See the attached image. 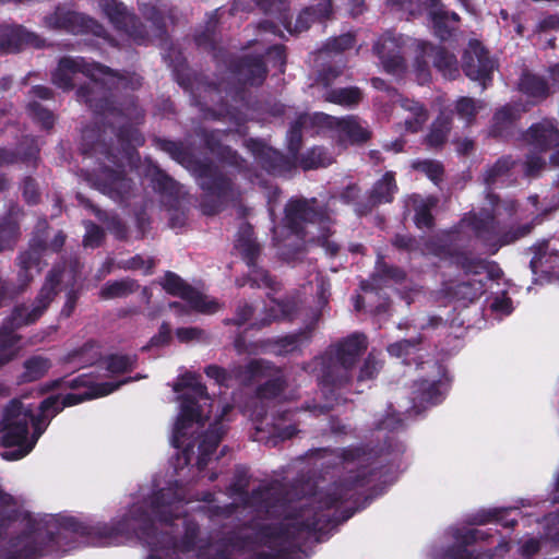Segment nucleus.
Segmentation results:
<instances>
[{
    "label": "nucleus",
    "instance_id": "44",
    "mask_svg": "<svg viewBox=\"0 0 559 559\" xmlns=\"http://www.w3.org/2000/svg\"><path fill=\"white\" fill-rule=\"evenodd\" d=\"M453 233L445 231L441 235L430 237L425 242L426 251L443 261H450L457 249L454 243Z\"/></svg>",
    "mask_w": 559,
    "mask_h": 559
},
{
    "label": "nucleus",
    "instance_id": "14",
    "mask_svg": "<svg viewBox=\"0 0 559 559\" xmlns=\"http://www.w3.org/2000/svg\"><path fill=\"white\" fill-rule=\"evenodd\" d=\"M498 530L456 528L453 532L454 543L444 550L445 559H495L496 551L508 552L510 543L506 539L499 542L495 549L485 551L471 549L479 542H487L498 534Z\"/></svg>",
    "mask_w": 559,
    "mask_h": 559
},
{
    "label": "nucleus",
    "instance_id": "15",
    "mask_svg": "<svg viewBox=\"0 0 559 559\" xmlns=\"http://www.w3.org/2000/svg\"><path fill=\"white\" fill-rule=\"evenodd\" d=\"M32 405L17 399L11 400L2 409L0 419V445L21 449L28 443Z\"/></svg>",
    "mask_w": 559,
    "mask_h": 559
},
{
    "label": "nucleus",
    "instance_id": "33",
    "mask_svg": "<svg viewBox=\"0 0 559 559\" xmlns=\"http://www.w3.org/2000/svg\"><path fill=\"white\" fill-rule=\"evenodd\" d=\"M518 90L528 98L530 104L533 106L544 103L552 94L549 81L528 69L522 71L518 82Z\"/></svg>",
    "mask_w": 559,
    "mask_h": 559
},
{
    "label": "nucleus",
    "instance_id": "23",
    "mask_svg": "<svg viewBox=\"0 0 559 559\" xmlns=\"http://www.w3.org/2000/svg\"><path fill=\"white\" fill-rule=\"evenodd\" d=\"M130 380L131 378H127L118 382H102L91 386L90 390H85L83 393H68L63 396L50 395L40 402L39 409L44 413H51V416H56L66 407H71L85 401L106 396L118 390L122 384L128 383Z\"/></svg>",
    "mask_w": 559,
    "mask_h": 559
},
{
    "label": "nucleus",
    "instance_id": "1",
    "mask_svg": "<svg viewBox=\"0 0 559 559\" xmlns=\"http://www.w3.org/2000/svg\"><path fill=\"white\" fill-rule=\"evenodd\" d=\"M338 457L345 464L355 463L357 468L335 480L325 491L319 492L309 503L285 515L286 522L263 524L257 531L259 544L270 551H255L249 559H296L301 546L350 519L358 508L337 509L346 502L358 504L361 491L374 483L380 472L376 466L377 453L366 444L340 449Z\"/></svg>",
    "mask_w": 559,
    "mask_h": 559
},
{
    "label": "nucleus",
    "instance_id": "64",
    "mask_svg": "<svg viewBox=\"0 0 559 559\" xmlns=\"http://www.w3.org/2000/svg\"><path fill=\"white\" fill-rule=\"evenodd\" d=\"M331 164L326 151L321 146H314L308 150L299 159V165L304 170L326 167Z\"/></svg>",
    "mask_w": 559,
    "mask_h": 559
},
{
    "label": "nucleus",
    "instance_id": "55",
    "mask_svg": "<svg viewBox=\"0 0 559 559\" xmlns=\"http://www.w3.org/2000/svg\"><path fill=\"white\" fill-rule=\"evenodd\" d=\"M252 498L259 500L261 507L265 509L266 513L274 515L275 508L285 509L286 498L281 491H272L270 487L258 488L252 490Z\"/></svg>",
    "mask_w": 559,
    "mask_h": 559
},
{
    "label": "nucleus",
    "instance_id": "43",
    "mask_svg": "<svg viewBox=\"0 0 559 559\" xmlns=\"http://www.w3.org/2000/svg\"><path fill=\"white\" fill-rule=\"evenodd\" d=\"M50 358L41 355H32L23 361V371L17 377L19 384L36 382L43 379L51 369Z\"/></svg>",
    "mask_w": 559,
    "mask_h": 559
},
{
    "label": "nucleus",
    "instance_id": "32",
    "mask_svg": "<svg viewBox=\"0 0 559 559\" xmlns=\"http://www.w3.org/2000/svg\"><path fill=\"white\" fill-rule=\"evenodd\" d=\"M25 212L17 203H11L0 217V253L13 250L21 237V221Z\"/></svg>",
    "mask_w": 559,
    "mask_h": 559
},
{
    "label": "nucleus",
    "instance_id": "3",
    "mask_svg": "<svg viewBox=\"0 0 559 559\" xmlns=\"http://www.w3.org/2000/svg\"><path fill=\"white\" fill-rule=\"evenodd\" d=\"M368 348V338L364 333L355 332L336 343L313 359V371L318 384L325 396V403L307 402L305 411L316 416L325 415L340 403L337 390L352 383V370Z\"/></svg>",
    "mask_w": 559,
    "mask_h": 559
},
{
    "label": "nucleus",
    "instance_id": "16",
    "mask_svg": "<svg viewBox=\"0 0 559 559\" xmlns=\"http://www.w3.org/2000/svg\"><path fill=\"white\" fill-rule=\"evenodd\" d=\"M235 248L239 251L242 260L246 262L252 274L251 286L261 285L273 292L280 289V283L269 273V271L258 265V259L261 254V246L254 237L253 226L245 222L239 226Z\"/></svg>",
    "mask_w": 559,
    "mask_h": 559
},
{
    "label": "nucleus",
    "instance_id": "11",
    "mask_svg": "<svg viewBox=\"0 0 559 559\" xmlns=\"http://www.w3.org/2000/svg\"><path fill=\"white\" fill-rule=\"evenodd\" d=\"M332 223L329 207L325 204H320L316 198H290L285 204L282 227L287 235L296 238L295 253L305 248L308 224H318L321 227Z\"/></svg>",
    "mask_w": 559,
    "mask_h": 559
},
{
    "label": "nucleus",
    "instance_id": "12",
    "mask_svg": "<svg viewBox=\"0 0 559 559\" xmlns=\"http://www.w3.org/2000/svg\"><path fill=\"white\" fill-rule=\"evenodd\" d=\"M231 372L234 378L243 385H250L257 380L266 379L255 389V395L260 400H274L282 395L287 386L283 370L265 359H251L246 365L236 366Z\"/></svg>",
    "mask_w": 559,
    "mask_h": 559
},
{
    "label": "nucleus",
    "instance_id": "38",
    "mask_svg": "<svg viewBox=\"0 0 559 559\" xmlns=\"http://www.w3.org/2000/svg\"><path fill=\"white\" fill-rule=\"evenodd\" d=\"M153 143L156 148L168 154L171 159L188 169L190 173H194L199 165L202 163L192 151L185 145L182 141H174L160 136H155Z\"/></svg>",
    "mask_w": 559,
    "mask_h": 559
},
{
    "label": "nucleus",
    "instance_id": "24",
    "mask_svg": "<svg viewBox=\"0 0 559 559\" xmlns=\"http://www.w3.org/2000/svg\"><path fill=\"white\" fill-rule=\"evenodd\" d=\"M164 290L171 296L180 297L187 301L191 309L202 313H213L217 310V302L207 301L206 297L183 281L177 273L166 271L160 282Z\"/></svg>",
    "mask_w": 559,
    "mask_h": 559
},
{
    "label": "nucleus",
    "instance_id": "34",
    "mask_svg": "<svg viewBox=\"0 0 559 559\" xmlns=\"http://www.w3.org/2000/svg\"><path fill=\"white\" fill-rule=\"evenodd\" d=\"M418 48L427 55L428 59L431 60L432 66L444 78L454 80L459 76L460 71L457 59L455 55L449 51L445 47L423 41L418 45Z\"/></svg>",
    "mask_w": 559,
    "mask_h": 559
},
{
    "label": "nucleus",
    "instance_id": "5",
    "mask_svg": "<svg viewBox=\"0 0 559 559\" xmlns=\"http://www.w3.org/2000/svg\"><path fill=\"white\" fill-rule=\"evenodd\" d=\"M57 520L53 523L62 531L66 540L68 534H73L86 538L88 545L96 547L117 545L119 538L135 535L151 550H158L168 537L158 532L150 513L143 507H134L129 514L110 523L88 524L74 516H61Z\"/></svg>",
    "mask_w": 559,
    "mask_h": 559
},
{
    "label": "nucleus",
    "instance_id": "25",
    "mask_svg": "<svg viewBox=\"0 0 559 559\" xmlns=\"http://www.w3.org/2000/svg\"><path fill=\"white\" fill-rule=\"evenodd\" d=\"M247 147L253 154L261 168L271 176H284L295 168L296 158L267 146L259 139L248 140Z\"/></svg>",
    "mask_w": 559,
    "mask_h": 559
},
{
    "label": "nucleus",
    "instance_id": "57",
    "mask_svg": "<svg viewBox=\"0 0 559 559\" xmlns=\"http://www.w3.org/2000/svg\"><path fill=\"white\" fill-rule=\"evenodd\" d=\"M95 384L96 383L93 381V378L90 374L83 373L72 379L63 377L51 380L45 384L44 391L48 392L57 389H70L74 391L80 389L90 390V388L94 386Z\"/></svg>",
    "mask_w": 559,
    "mask_h": 559
},
{
    "label": "nucleus",
    "instance_id": "27",
    "mask_svg": "<svg viewBox=\"0 0 559 559\" xmlns=\"http://www.w3.org/2000/svg\"><path fill=\"white\" fill-rule=\"evenodd\" d=\"M406 280V272L385 262L384 255L379 253L374 263V271L368 280H362L359 287L365 293H378L390 284H402Z\"/></svg>",
    "mask_w": 559,
    "mask_h": 559
},
{
    "label": "nucleus",
    "instance_id": "61",
    "mask_svg": "<svg viewBox=\"0 0 559 559\" xmlns=\"http://www.w3.org/2000/svg\"><path fill=\"white\" fill-rule=\"evenodd\" d=\"M451 264L462 269L466 274H480L486 269V261L480 258L472 257L464 251L456 249L454 257L450 260Z\"/></svg>",
    "mask_w": 559,
    "mask_h": 559
},
{
    "label": "nucleus",
    "instance_id": "10",
    "mask_svg": "<svg viewBox=\"0 0 559 559\" xmlns=\"http://www.w3.org/2000/svg\"><path fill=\"white\" fill-rule=\"evenodd\" d=\"M203 191L202 213L207 216L218 214L229 201L240 195L235 176L223 170L211 160H202L192 174Z\"/></svg>",
    "mask_w": 559,
    "mask_h": 559
},
{
    "label": "nucleus",
    "instance_id": "62",
    "mask_svg": "<svg viewBox=\"0 0 559 559\" xmlns=\"http://www.w3.org/2000/svg\"><path fill=\"white\" fill-rule=\"evenodd\" d=\"M451 264L462 269L466 274H480L486 269V261L480 258L472 257L464 251L456 249L454 257L450 260Z\"/></svg>",
    "mask_w": 559,
    "mask_h": 559
},
{
    "label": "nucleus",
    "instance_id": "51",
    "mask_svg": "<svg viewBox=\"0 0 559 559\" xmlns=\"http://www.w3.org/2000/svg\"><path fill=\"white\" fill-rule=\"evenodd\" d=\"M43 259V254L38 251L27 249L21 252L16 258L19 266L17 280L21 287L27 286L33 281L32 271L38 269Z\"/></svg>",
    "mask_w": 559,
    "mask_h": 559
},
{
    "label": "nucleus",
    "instance_id": "13",
    "mask_svg": "<svg viewBox=\"0 0 559 559\" xmlns=\"http://www.w3.org/2000/svg\"><path fill=\"white\" fill-rule=\"evenodd\" d=\"M81 271L82 265L78 257L62 258L59 262L55 263L47 273L45 283L32 305L34 316H43L46 312L58 295L61 283H66L68 289L70 287H76L81 277Z\"/></svg>",
    "mask_w": 559,
    "mask_h": 559
},
{
    "label": "nucleus",
    "instance_id": "63",
    "mask_svg": "<svg viewBox=\"0 0 559 559\" xmlns=\"http://www.w3.org/2000/svg\"><path fill=\"white\" fill-rule=\"evenodd\" d=\"M542 154L543 153L533 151L525 155L522 163V173L524 177L528 179H536L546 170L549 162L547 163L546 158Z\"/></svg>",
    "mask_w": 559,
    "mask_h": 559
},
{
    "label": "nucleus",
    "instance_id": "17",
    "mask_svg": "<svg viewBox=\"0 0 559 559\" xmlns=\"http://www.w3.org/2000/svg\"><path fill=\"white\" fill-rule=\"evenodd\" d=\"M521 140L537 153L551 152L549 166L558 169L556 182L559 186V126L555 118H543L521 133Z\"/></svg>",
    "mask_w": 559,
    "mask_h": 559
},
{
    "label": "nucleus",
    "instance_id": "6",
    "mask_svg": "<svg viewBox=\"0 0 559 559\" xmlns=\"http://www.w3.org/2000/svg\"><path fill=\"white\" fill-rule=\"evenodd\" d=\"M57 518L37 520L28 518L25 527L11 536L0 551V559H45L59 558L74 542L66 540L63 533L53 522Z\"/></svg>",
    "mask_w": 559,
    "mask_h": 559
},
{
    "label": "nucleus",
    "instance_id": "21",
    "mask_svg": "<svg viewBox=\"0 0 559 559\" xmlns=\"http://www.w3.org/2000/svg\"><path fill=\"white\" fill-rule=\"evenodd\" d=\"M312 124L335 132L340 143L362 144L371 138V132L364 128L355 116L337 118L316 112L312 116Z\"/></svg>",
    "mask_w": 559,
    "mask_h": 559
},
{
    "label": "nucleus",
    "instance_id": "37",
    "mask_svg": "<svg viewBox=\"0 0 559 559\" xmlns=\"http://www.w3.org/2000/svg\"><path fill=\"white\" fill-rule=\"evenodd\" d=\"M311 338L312 330L310 328H305L284 336L269 338L265 342V345L274 355L287 356L289 354L300 352L304 346L311 342Z\"/></svg>",
    "mask_w": 559,
    "mask_h": 559
},
{
    "label": "nucleus",
    "instance_id": "18",
    "mask_svg": "<svg viewBox=\"0 0 559 559\" xmlns=\"http://www.w3.org/2000/svg\"><path fill=\"white\" fill-rule=\"evenodd\" d=\"M99 10L116 31L126 34L136 45H146L150 41L146 25L123 2L107 0Z\"/></svg>",
    "mask_w": 559,
    "mask_h": 559
},
{
    "label": "nucleus",
    "instance_id": "31",
    "mask_svg": "<svg viewBox=\"0 0 559 559\" xmlns=\"http://www.w3.org/2000/svg\"><path fill=\"white\" fill-rule=\"evenodd\" d=\"M267 298L271 300V305L264 307L263 318L251 324L255 330L266 328L273 322L292 321L298 312V304L295 297L275 298L267 294Z\"/></svg>",
    "mask_w": 559,
    "mask_h": 559
},
{
    "label": "nucleus",
    "instance_id": "4",
    "mask_svg": "<svg viewBox=\"0 0 559 559\" xmlns=\"http://www.w3.org/2000/svg\"><path fill=\"white\" fill-rule=\"evenodd\" d=\"M486 199L490 210L483 209L479 213H469L462 222L466 224L475 239L490 255H495L501 248L530 236L534 228L543 222V214H536L530 222L518 223L514 219L519 210L516 200L500 199L493 192H489Z\"/></svg>",
    "mask_w": 559,
    "mask_h": 559
},
{
    "label": "nucleus",
    "instance_id": "50",
    "mask_svg": "<svg viewBox=\"0 0 559 559\" xmlns=\"http://www.w3.org/2000/svg\"><path fill=\"white\" fill-rule=\"evenodd\" d=\"M323 98L328 103L352 108L362 100V91L357 86L330 88Z\"/></svg>",
    "mask_w": 559,
    "mask_h": 559
},
{
    "label": "nucleus",
    "instance_id": "46",
    "mask_svg": "<svg viewBox=\"0 0 559 559\" xmlns=\"http://www.w3.org/2000/svg\"><path fill=\"white\" fill-rule=\"evenodd\" d=\"M518 511V508H492L488 510H479L473 515V523L485 525L490 522H497L506 528H513L518 525L516 519H509V514Z\"/></svg>",
    "mask_w": 559,
    "mask_h": 559
},
{
    "label": "nucleus",
    "instance_id": "7",
    "mask_svg": "<svg viewBox=\"0 0 559 559\" xmlns=\"http://www.w3.org/2000/svg\"><path fill=\"white\" fill-rule=\"evenodd\" d=\"M227 70L238 81L239 86L227 88L223 82H207L204 84V96L213 104L218 105V112L207 108L206 102L193 94L195 103L202 111H209L214 118L229 112L228 98L240 100L243 98L245 86H261L267 78V67L262 55H242L231 57L226 62Z\"/></svg>",
    "mask_w": 559,
    "mask_h": 559
},
{
    "label": "nucleus",
    "instance_id": "60",
    "mask_svg": "<svg viewBox=\"0 0 559 559\" xmlns=\"http://www.w3.org/2000/svg\"><path fill=\"white\" fill-rule=\"evenodd\" d=\"M116 136L126 154H130V151L134 150V146H140L144 143V138L141 132L129 123L120 126Z\"/></svg>",
    "mask_w": 559,
    "mask_h": 559
},
{
    "label": "nucleus",
    "instance_id": "26",
    "mask_svg": "<svg viewBox=\"0 0 559 559\" xmlns=\"http://www.w3.org/2000/svg\"><path fill=\"white\" fill-rule=\"evenodd\" d=\"M231 411L233 406L226 404L214 423L211 424L209 429L200 436V442L198 445L199 454L197 457V467L200 472L207 466L213 453L216 451L224 435L226 433V427L223 421L225 416H227Z\"/></svg>",
    "mask_w": 559,
    "mask_h": 559
},
{
    "label": "nucleus",
    "instance_id": "40",
    "mask_svg": "<svg viewBox=\"0 0 559 559\" xmlns=\"http://www.w3.org/2000/svg\"><path fill=\"white\" fill-rule=\"evenodd\" d=\"M177 493L171 489H158L150 497V509L155 518L166 525H173L178 515L174 512Z\"/></svg>",
    "mask_w": 559,
    "mask_h": 559
},
{
    "label": "nucleus",
    "instance_id": "39",
    "mask_svg": "<svg viewBox=\"0 0 559 559\" xmlns=\"http://www.w3.org/2000/svg\"><path fill=\"white\" fill-rule=\"evenodd\" d=\"M151 181L154 191L160 195L163 203L169 210L177 209L181 193L179 182L158 167L155 168Z\"/></svg>",
    "mask_w": 559,
    "mask_h": 559
},
{
    "label": "nucleus",
    "instance_id": "20",
    "mask_svg": "<svg viewBox=\"0 0 559 559\" xmlns=\"http://www.w3.org/2000/svg\"><path fill=\"white\" fill-rule=\"evenodd\" d=\"M41 316H34V308L26 305H17L13 308L11 314L4 319L0 328V367L11 361L17 350L21 335L15 331L34 324Z\"/></svg>",
    "mask_w": 559,
    "mask_h": 559
},
{
    "label": "nucleus",
    "instance_id": "54",
    "mask_svg": "<svg viewBox=\"0 0 559 559\" xmlns=\"http://www.w3.org/2000/svg\"><path fill=\"white\" fill-rule=\"evenodd\" d=\"M308 121L312 122V117L307 114H299L290 123L287 131V148L294 158H297L298 153L302 146V130Z\"/></svg>",
    "mask_w": 559,
    "mask_h": 559
},
{
    "label": "nucleus",
    "instance_id": "41",
    "mask_svg": "<svg viewBox=\"0 0 559 559\" xmlns=\"http://www.w3.org/2000/svg\"><path fill=\"white\" fill-rule=\"evenodd\" d=\"M47 414L39 409L38 414H34L32 411V421L29 426L33 427V433L31 438L28 437V443L24 444L21 449L8 450L1 453V456L5 461H17L25 457L36 445L40 436L47 429L49 421L47 419Z\"/></svg>",
    "mask_w": 559,
    "mask_h": 559
},
{
    "label": "nucleus",
    "instance_id": "22",
    "mask_svg": "<svg viewBox=\"0 0 559 559\" xmlns=\"http://www.w3.org/2000/svg\"><path fill=\"white\" fill-rule=\"evenodd\" d=\"M497 62L490 57L489 50L477 39H472L462 56V70L473 81L481 83L483 88L487 82L492 81Z\"/></svg>",
    "mask_w": 559,
    "mask_h": 559
},
{
    "label": "nucleus",
    "instance_id": "2",
    "mask_svg": "<svg viewBox=\"0 0 559 559\" xmlns=\"http://www.w3.org/2000/svg\"><path fill=\"white\" fill-rule=\"evenodd\" d=\"M79 73L84 74L88 81L79 85L75 92L76 99L99 116L123 115L122 108L116 105L114 93L135 92L143 85V78L135 72L115 70L100 62L71 56L60 58L51 81L57 87L71 91L75 86V76Z\"/></svg>",
    "mask_w": 559,
    "mask_h": 559
},
{
    "label": "nucleus",
    "instance_id": "52",
    "mask_svg": "<svg viewBox=\"0 0 559 559\" xmlns=\"http://www.w3.org/2000/svg\"><path fill=\"white\" fill-rule=\"evenodd\" d=\"M332 2L331 0H323V2L319 3L318 7H310L304 9L296 19L295 31L304 32L310 27V23L314 17H319L321 20H328L332 15Z\"/></svg>",
    "mask_w": 559,
    "mask_h": 559
},
{
    "label": "nucleus",
    "instance_id": "9",
    "mask_svg": "<svg viewBox=\"0 0 559 559\" xmlns=\"http://www.w3.org/2000/svg\"><path fill=\"white\" fill-rule=\"evenodd\" d=\"M82 152L88 156H102L105 160L118 167V169H111L105 166L92 174L90 180L93 186L116 202H123L129 199L133 181L127 177L126 170L119 165L120 158L115 147L99 139L90 142L88 131H84Z\"/></svg>",
    "mask_w": 559,
    "mask_h": 559
},
{
    "label": "nucleus",
    "instance_id": "53",
    "mask_svg": "<svg viewBox=\"0 0 559 559\" xmlns=\"http://www.w3.org/2000/svg\"><path fill=\"white\" fill-rule=\"evenodd\" d=\"M140 285L135 280L126 277L107 282L99 290L102 299H115L127 297L138 290Z\"/></svg>",
    "mask_w": 559,
    "mask_h": 559
},
{
    "label": "nucleus",
    "instance_id": "36",
    "mask_svg": "<svg viewBox=\"0 0 559 559\" xmlns=\"http://www.w3.org/2000/svg\"><path fill=\"white\" fill-rule=\"evenodd\" d=\"M224 132L219 130H206L202 129L199 135L202 138L205 147L219 160L235 167L242 168L246 160L238 154L237 151L230 146L223 144L222 134Z\"/></svg>",
    "mask_w": 559,
    "mask_h": 559
},
{
    "label": "nucleus",
    "instance_id": "59",
    "mask_svg": "<svg viewBox=\"0 0 559 559\" xmlns=\"http://www.w3.org/2000/svg\"><path fill=\"white\" fill-rule=\"evenodd\" d=\"M412 168L416 171L424 174L435 185H439L443 181L444 166L440 160L437 159H417L412 164Z\"/></svg>",
    "mask_w": 559,
    "mask_h": 559
},
{
    "label": "nucleus",
    "instance_id": "56",
    "mask_svg": "<svg viewBox=\"0 0 559 559\" xmlns=\"http://www.w3.org/2000/svg\"><path fill=\"white\" fill-rule=\"evenodd\" d=\"M139 11L146 21L152 23L159 38L167 36L166 15L163 10L153 3H140Z\"/></svg>",
    "mask_w": 559,
    "mask_h": 559
},
{
    "label": "nucleus",
    "instance_id": "47",
    "mask_svg": "<svg viewBox=\"0 0 559 559\" xmlns=\"http://www.w3.org/2000/svg\"><path fill=\"white\" fill-rule=\"evenodd\" d=\"M445 293L457 301L473 302L483 295L484 284L475 280L450 284L445 287Z\"/></svg>",
    "mask_w": 559,
    "mask_h": 559
},
{
    "label": "nucleus",
    "instance_id": "35",
    "mask_svg": "<svg viewBox=\"0 0 559 559\" xmlns=\"http://www.w3.org/2000/svg\"><path fill=\"white\" fill-rule=\"evenodd\" d=\"M373 50L381 60L385 72L399 74L405 70V60L396 38L391 36L382 37L373 46Z\"/></svg>",
    "mask_w": 559,
    "mask_h": 559
},
{
    "label": "nucleus",
    "instance_id": "28",
    "mask_svg": "<svg viewBox=\"0 0 559 559\" xmlns=\"http://www.w3.org/2000/svg\"><path fill=\"white\" fill-rule=\"evenodd\" d=\"M27 46L41 48L44 39L22 25H0V53L19 52Z\"/></svg>",
    "mask_w": 559,
    "mask_h": 559
},
{
    "label": "nucleus",
    "instance_id": "8",
    "mask_svg": "<svg viewBox=\"0 0 559 559\" xmlns=\"http://www.w3.org/2000/svg\"><path fill=\"white\" fill-rule=\"evenodd\" d=\"M200 379V374L188 371L181 374L173 386L176 393L181 394L178 396L180 412L174 426L171 445L182 449L187 464L190 463L195 444V439L189 436V430L195 424L200 427L205 425L207 416H203L201 402L206 404L211 400L206 385Z\"/></svg>",
    "mask_w": 559,
    "mask_h": 559
},
{
    "label": "nucleus",
    "instance_id": "42",
    "mask_svg": "<svg viewBox=\"0 0 559 559\" xmlns=\"http://www.w3.org/2000/svg\"><path fill=\"white\" fill-rule=\"evenodd\" d=\"M452 127V112L441 111L431 123L430 130L425 138V144L429 148H441L447 143Z\"/></svg>",
    "mask_w": 559,
    "mask_h": 559
},
{
    "label": "nucleus",
    "instance_id": "30",
    "mask_svg": "<svg viewBox=\"0 0 559 559\" xmlns=\"http://www.w3.org/2000/svg\"><path fill=\"white\" fill-rule=\"evenodd\" d=\"M522 118L521 110L511 104L497 109L491 118L489 135L501 141L512 140L518 130V123Z\"/></svg>",
    "mask_w": 559,
    "mask_h": 559
},
{
    "label": "nucleus",
    "instance_id": "29",
    "mask_svg": "<svg viewBox=\"0 0 559 559\" xmlns=\"http://www.w3.org/2000/svg\"><path fill=\"white\" fill-rule=\"evenodd\" d=\"M397 192L399 186L395 173L392 170L385 171L367 192V201L360 204L359 211L361 213H371L381 204L392 203Z\"/></svg>",
    "mask_w": 559,
    "mask_h": 559
},
{
    "label": "nucleus",
    "instance_id": "48",
    "mask_svg": "<svg viewBox=\"0 0 559 559\" xmlns=\"http://www.w3.org/2000/svg\"><path fill=\"white\" fill-rule=\"evenodd\" d=\"M217 25H218V9L209 15L205 27L202 32L195 34L194 41L199 48L209 52H213L217 58Z\"/></svg>",
    "mask_w": 559,
    "mask_h": 559
},
{
    "label": "nucleus",
    "instance_id": "45",
    "mask_svg": "<svg viewBox=\"0 0 559 559\" xmlns=\"http://www.w3.org/2000/svg\"><path fill=\"white\" fill-rule=\"evenodd\" d=\"M530 250L533 252L530 267L534 274L548 272L554 267L552 260L557 259L558 255L549 252V240L537 241L530 247Z\"/></svg>",
    "mask_w": 559,
    "mask_h": 559
},
{
    "label": "nucleus",
    "instance_id": "58",
    "mask_svg": "<svg viewBox=\"0 0 559 559\" xmlns=\"http://www.w3.org/2000/svg\"><path fill=\"white\" fill-rule=\"evenodd\" d=\"M515 162L511 155H503L499 157L491 166L484 173V181L487 186H492L501 177L508 176L510 170L514 167Z\"/></svg>",
    "mask_w": 559,
    "mask_h": 559
},
{
    "label": "nucleus",
    "instance_id": "49",
    "mask_svg": "<svg viewBox=\"0 0 559 559\" xmlns=\"http://www.w3.org/2000/svg\"><path fill=\"white\" fill-rule=\"evenodd\" d=\"M441 381L418 380L414 383V400L424 405H437L442 402Z\"/></svg>",
    "mask_w": 559,
    "mask_h": 559
},
{
    "label": "nucleus",
    "instance_id": "19",
    "mask_svg": "<svg viewBox=\"0 0 559 559\" xmlns=\"http://www.w3.org/2000/svg\"><path fill=\"white\" fill-rule=\"evenodd\" d=\"M45 26L53 31H64L74 35L92 34L105 38L107 31L102 23L84 13L58 5L44 17Z\"/></svg>",
    "mask_w": 559,
    "mask_h": 559
}]
</instances>
